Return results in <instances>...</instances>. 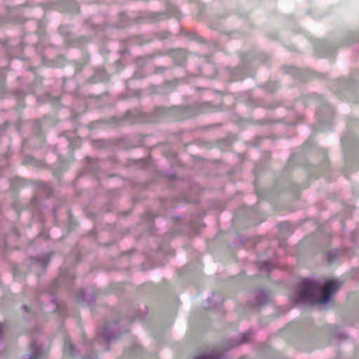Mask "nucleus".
Returning a JSON list of instances; mask_svg holds the SVG:
<instances>
[{
    "mask_svg": "<svg viewBox=\"0 0 359 359\" xmlns=\"http://www.w3.org/2000/svg\"><path fill=\"white\" fill-rule=\"evenodd\" d=\"M341 285L337 280H330L320 287L316 283L308 279L302 281L300 291V299L307 301L312 304H325L329 302L332 294Z\"/></svg>",
    "mask_w": 359,
    "mask_h": 359,
    "instance_id": "f257e3e1",
    "label": "nucleus"
},
{
    "mask_svg": "<svg viewBox=\"0 0 359 359\" xmlns=\"http://www.w3.org/2000/svg\"><path fill=\"white\" fill-rule=\"evenodd\" d=\"M63 351L65 355H72L74 351V346L69 340H65L64 344Z\"/></svg>",
    "mask_w": 359,
    "mask_h": 359,
    "instance_id": "f03ea898",
    "label": "nucleus"
},
{
    "mask_svg": "<svg viewBox=\"0 0 359 359\" xmlns=\"http://www.w3.org/2000/svg\"><path fill=\"white\" fill-rule=\"evenodd\" d=\"M70 4L72 5V8H68L67 12L70 13H77L79 11V8L77 3L74 1H70Z\"/></svg>",
    "mask_w": 359,
    "mask_h": 359,
    "instance_id": "7ed1b4c3",
    "label": "nucleus"
},
{
    "mask_svg": "<svg viewBox=\"0 0 359 359\" xmlns=\"http://www.w3.org/2000/svg\"><path fill=\"white\" fill-rule=\"evenodd\" d=\"M196 359H211L209 357L205 356V355H200L196 358Z\"/></svg>",
    "mask_w": 359,
    "mask_h": 359,
    "instance_id": "20e7f679",
    "label": "nucleus"
},
{
    "mask_svg": "<svg viewBox=\"0 0 359 359\" xmlns=\"http://www.w3.org/2000/svg\"><path fill=\"white\" fill-rule=\"evenodd\" d=\"M191 39L195 40L196 39V35L194 33H191L190 36H188Z\"/></svg>",
    "mask_w": 359,
    "mask_h": 359,
    "instance_id": "39448f33",
    "label": "nucleus"
},
{
    "mask_svg": "<svg viewBox=\"0 0 359 359\" xmlns=\"http://www.w3.org/2000/svg\"><path fill=\"white\" fill-rule=\"evenodd\" d=\"M259 295H262V296H264V297H266V294L264 293H263V292L260 293Z\"/></svg>",
    "mask_w": 359,
    "mask_h": 359,
    "instance_id": "423d86ee",
    "label": "nucleus"
},
{
    "mask_svg": "<svg viewBox=\"0 0 359 359\" xmlns=\"http://www.w3.org/2000/svg\"><path fill=\"white\" fill-rule=\"evenodd\" d=\"M35 356H32L30 359H34Z\"/></svg>",
    "mask_w": 359,
    "mask_h": 359,
    "instance_id": "0eeeda50",
    "label": "nucleus"
}]
</instances>
